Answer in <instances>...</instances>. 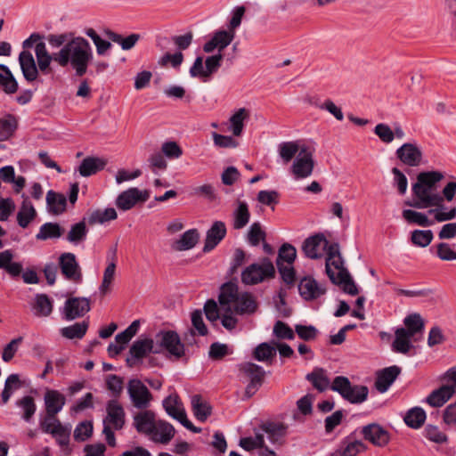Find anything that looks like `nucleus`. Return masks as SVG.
Masks as SVG:
<instances>
[{
  "label": "nucleus",
  "instance_id": "obj_1",
  "mask_svg": "<svg viewBox=\"0 0 456 456\" xmlns=\"http://www.w3.org/2000/svg\"><path fill=\"white\" fill-rule=\"evenodd\" d=\"M444 177V173L439 170L419 172L411 186L412 200L405 204L418 209L430 208L428 214L433 215L438 223L455 219L456 207H444V200H453L456 180L447 183L440 192L439 183Z\"/></svg>",
  "mask_w": 456,
  "mask_h": 456
},
{
  "label": "nucleus",
  "instance_id": "obj_2",
  "mask_svg": "<svg viewBox=\"0 0 456 456\" xmlns=\"http://www.w3.org/2000/svg\"><path fill=\"white\" fill-rule=\"evenodd\" d=\"M35 53L38 67L45 75L52 71L50 65L54 61L62 68L70 65L76 75L82 77L86 73L88 64L93 59L90 43L86 38L74 35L58 52L50 53L45 43H39L36 45Z\"/></svg>",
  "mask_w": 456,
  "mask_h": 456
},
{
  "label": "nucleus",
  "instance_id": "obj_3",
  "mask_svg": "<svg viewBox=\"0 0 456 456\" xmlns=\"http://www.w3.org/2000/svg\"><path fill=\"white\" fill-rule=\"evenodd\" d=\"M156 338L157 343H154L151 338H144V354L146 353H159L162 348L176 359L184 354V346L175 331L160 332Z\"/></svg>",
  "mask_w": 456,
  "mask_h": 456
},
{
  "label": "nucleus",
  "instance_id": "obj_4",
  "mask_svg": "<svg viewBox=\"0 0 456 456\" xmlns=\"http://www.w3.org/2000/svg\"><path fill=\"white\" fill-rule=\"evenodd\" d=\"M175 428L165 420H156L150 411H144V435L152 441L160 444H167L174 437Z\"/></svg>",
  "mask_w": 456,
  "mask_h": 456
},
{
  "label": "nucleus",
  "instance_id": "obj_5",
  "mask_svg": "<svg viewBox=\"0 0 456 456\" xmlns=\"http://www.w3.org/2000/svg\"><path fill=\"white\" fill-rule=\"evenodd\" d=\"M331 390L338 392L345 400L359 404L367 400L369 389L366 386L352 385L344 376H338L330 385Z\"/></svg>",
  "mask_w": 456,
  "mask_h": 456
},
{
  "label": "nucleus",
  "instance_id": "obj_6",
  "mask_svg": "<svg viewBox=\"0 0 456 456\" xmlns=\"http://www.w3.org/2000/svg\"><path fill=\"white\" fill-rule=\"evenodd\" d=\"M275 268L272 261L264 257L259 263H253L246 267L241 273V281L246 285H255L264 281L265 279L273 278Z\"/></svg>",
  "mask_w": 456,
  "mask_h": 456
},
{
  "label": "nucleus",
  "instance_id": "obj_7",
  "mask_svg": "<svg viewBox=\"0 0 456 456\" xmlns=\"http://www.w3.org/2000/svg\"><path fill=\"white\" fill-rule=\"evenodd\" d=\"M166 412L173 419L178 420L184 428L193 433H200L201 428L195 427L188 419L183 404L177 394L168 395L163 401Z\"/></svg>",
  "mask_w": 456,
  "mask_h": 456
},
{
  "label": "nucleus",
  "instance_id": "obj_8",
  "mask_svg": "<svg viewBox=\"0 0 456 456\" xmlns=\"http://www.w3.org/2000/svg\"><path fill=\"white\" fill-rule=\"evenodd\" d=\"M314 164L312 151L303 145L292 163L290 172L296 180L305 179L312 175Z\"/></svg>",
  "mask_w": 456,
  "mask_h": 456
},
{
  "label": "nucleus",
  "instance_id": "obj_9",
  "mask_svg": "<svg viewBox=\"0 0 456 456\" xmlns=\"http://www.w3.org/2000/svg\"><path fill=\"white\" fill-rule=\"evenodd\" d=\"M397 159L406 167H418L423 163V151L416 142H404L395 151Z\"/></svg>",
  "mask_w": 456,
  "mask_h": 456
},
{
  "label": "nucleus",
  "instance_id": "obj_10",
  "mask_svg": "<svg viewBox=\"0 0 456 456\" xmlns=\"http://www.w3.org/2000/svg\"><path fill=\"white\" fill-rule=\"evenodd\" d=\"M239 370L240 373L249 379V383L245 390V395L249 398L262 386L265 371L261 366L249 362L241 363L239 366Z\"/></svg>",
  "mask_w": 456,
  "mask_h": 456
},
{
  "label": "nucleus",
  "instance_id": "obj_11",
  "mask_svg": "<svg viewBox=\"0 0 456 456\" xmlns=\"http://www.w3.org/2000/svg\"><path fill=\"white\" fill-rule=\"evenodd\" d=\"M91 310L90 299L85 297H69L63 307L61 309V314L65 321H73L83 317Z\"/></svg>",
  "mask_w": 456,
  "mask_h": 456
},
{
  "label": "nucleus",
  "instance_id": "obj_12",
  "mask_svg": "<svg viewBox=\"0 0 456 456\" xmlns=\"http://www.w3.org/2000/svg\"><path fill=\"white\" fill-rule=\"evenodd\" d=\"M59 266L62 275L69 281L76 283L82 281L81 268L77 261L76 256L70 252L62 253L59 256Z\"/></svg>",
  "mask_w": 456,
  "mask_h": 456
},
{
  "label": "nucleus",
  "instance_id": "obj_13",
  "mask_svg": "<svg viewBox=\"0 0 456 456\" xmlns=\"http://www.w3.org/2000/svg\"><path fill=\"white\" fill-rule=\"evenodd\" d=\"M329 241L322 233H317L305 240L302 250L305 256L311 259H319L324 252H328Z\"/></svg>",
  "mask_w": 456,
  "mask_h": 456
},
{
  "label": "nucleus",
  "instance_id": "obj_14",
  "mask_svg": "<svg viewBox=\"0 0 456 456\" xmlns=\"http://www.w3.org/2000/svg\"><path fill=\"white\" fill-rule=\"evenodd\" d=\"M324 284L319 283L311 276H305L299 281L298 292L306 301L319 298L326 293Z\"/></svg>",
  "mask_w": 456,
  "mask_h": 456
},
{
  "label": "nucleus",
  "instance_id": "obj_15",
  "mask_svg": "<svg viewBox=\"0 0 456 456\" xmlns=\"http://www.w3.org/2000/svg\"><path fill=\"white\" fill-rule=\"evenodd\" d=\"M107 415L103 419V426L108 425L115 430H120L125 425V411L117 399L110 400L106 404Z\"/></svg>",
  "mask_w": 456,
  "mask_h": 456
},
{
  "label": "nucleus",
  "instance_id": "obj_16",
  "mask_svg": "<svg viewBox=\"0 0 456 456\" xmlns=\"http://www.w3.org/2000/svg\"><path fill=\"white\" fill-rule=\"evenodd\" d=\"M362 435L365 440L379 447L386 446L390 441L389 432L377 423L362 427Z\"/></svg>",
  "mask_w": 456,
  "mask_h": 456
},
{
  "label": "nucleus",
  "instance_id": "obj_17",
  "mask_svg": "<svg viewBox=\"0 0 456 456\" xmlns=\"http://www.w3.org/2000/svg\"><path fill=\"white\" fill-rule=\"evenodd\" d=\"M325 267L326 273L331 281H335L337 274H339L340 271L346 270L344 267L339 247L337 243L330 244L328 248Z\"/></svg>",
  "mask_w": 456,
  "mask_h": 456
},
{
  "label": "nucleus",
  "instance_id": "obj_18",
  "mask_svg": "<svg viewBox=\"0 0 456 456\" xmlns=\"http://www.w3.org/2000/svg\"><path fill=\"white\" fill-rule=\"evenodd\" d=\"M235 37V32L230 30H218L214 33L210 40H208L203 45V51L205 53H212L215 49L218 50V53L222 52L232 42Z\"/></svg>",
  "mask_w": 456,
  "mask_h": 456
},
{
  "label": "nucleus",
  "instance_id": "obj_19",
  "mask_svg": "<svg viewBox=\"0 0 456 456\" xmlns=\"http://www.w3.org/2000/svg\"><path fill=\"white\" fill-rule=\"evenodd\" d=\"M19 63L24 78L28 82L37 80L40 69L35 61L33 54L28 50H23L19 54Z\"/></svg>",
  "mask_w": 456,
  "mask_h": 456
},
{
  "label": "nucleus",
  "instance_id": "obj_20",
  "mask_svg": "<svg viewBox=\"0 0 456 456\" xmlns=\"http://www.w3.org/2000/svg\"><path fill=\"white\" fill-rule=\"evenodd\" d=\"M226 235V226L222 221H216L212 226L208 230L205 244L203 247L204 252H209L214 249Z\"/></svg>",
  "mask_w": 456,
  "mask_h": 456
},
{
  "label": "nucleus",
  "instance_id": "obj_21",
  "mask_svg": "<svg viewBox=\"0 0 456 456\" xmlns=\"http://www.w3.org/2000/svg\"><path fill=\"white\" fill-rule=\"evenodd\" d=\"M44 402L45 411L49 412V415L58 414L66 403V397L58 390L47 388L44 395Z\"/></svg>",
  "mask_w": 456,
  "mask_h": 456
},
{
  "label": "nucleus",
  "instance_id": "obj_22",
  "mask_svg": "<svg viewBox=\"0 0 456 456\" xmlns=\"http://www.w3.org/2000/svg\"><path fill=\"white\" fill-rule=\"evenodd\" d=\"M401 372V368L394 365L383 369L377 377L375 387L380 393H385Z\"/></svg>",
  "mask_w": 456,
  "mask_h": 456
},
{
  "label": "nucleus",
  "instance_id": "obj_23",
  "mask_svg": "<svg viewBox=\"0 0 456 456\" xmlns=\"http://www.w3.org/2000/svg\"><path fill=\"white\" fill-rule=\"evenodd\" d=\"M22 198L23 200L20 204L16 218L19 226L25 229L36 218L37 213L34 205L28 200V197L22 194Z\"/></svg>",
  "mask_w": 456,
  "mask_h": 456
},
{
  "label": "nucleus",
  "instance_id": "obj_24",
  "mask_svg": "<svg viewBox=\"0 0 456 456\" xmlns=\"http://www.w3.org/2000/svg\"><path fill=\"white\" fill-rule=\"evenodd\" d=\"M240 293L236 282L228 281L224 283L220 288L218 301L221 308H227V312L231 311V303H235Z\"/></svg>",
  "mask_w": 456,
  "mask_h": 456
},
{
  "label": "nucleus",
  "instance_id": "obj_25",
  "mask_svg": "<svg viewBox=\"0 0 456 456\" xmlns=\"http://www.w3.org/2000/svg\"><path fill=\"white\" fill-rule=\"evenodd\" d=\"M141 200H142V191L138 188H129L118 196L116 205L119 209L129 210Z\"/></svg>",
  "mask_w": 456,
  "mask_h": 456
},
{
  "label": "nucleus",
  "instance_id": "obj_26",
  "mask_svg": "<svg viewBox=\"0 0 456 456\" xmlns=\"http://www.w3.org/2000/svg\"><path fill=\"white\" fill-rule=\"evenodd\" d=\"M411 338L404 328H397L395 331V340L392 343V350L398 354H406L413 347Z\"/></svg>",
  "mask_w": 456,
  "mask_h": 456
},
{
  "label": "nucleus",
  "instance_id": "obj_27",
  "mask_svg": "<svg viewBox=\"0 0 456 456\" xmlns=\"http://www.w3.org/2000/svg\"><path fill=\"white\" fill-rule=\"evenodd\" d=\"M191 410L194 417L200 422H205L212 413L209 403L200 395H194L191 398Z\"/></svg>",
  "mask_w": 456,
  "mask_h": 456
},
{
  "label": "nucleus",
  "instance_id": "obj_28",
  "mask_svg": "<svg viewBox=\"0 0 456 456\" xmlns=\"http://www.w3.org/2000/svg\"><path fill=\"white\" fill-rule=\"evenodd\" d=\"M106 164L107 162L102 159L97 157H86L81 161L78 167V172L80 175L88 177L102 170Z\"/></svg>",
  "mask_w": 456,
  "mask_h": 456
},
{
  "label": "nucleus",
  "instance_id": "obj_29",
  "mask_svg": "<svg viewBox=\"0 0 456 456\" xmlns=\"http://www.w3.org/2000/svg\"><path fill=\"white\" fill-rule=\"evenodd\" d=\"M46 205L49 213L61 215L67 208V199L61 194L50 190L46 193Z\"/></svg>",
  "mask_w": 456,
  "mask_h": 456
},
{
  "label": "nucleus",
  "instance_id": "obj_30",
  "mask_svg": "<svg viewBox=\"0 0 456 456\" xmlns=\"http://www.w3.org/2000/svg\"><path fill=\"white\" fill-rule=\"evenodd\" d=\"M452 396V390L449 387L442 385L428 395L426 398V403L431 407L439 408L445 404Z\"/></svg>",
  "mask_w": 456,
  "mask_h": 456
},
{
  "label": "nucleus",
  "instance_id": "obj_31",
  "mask_svg": "<svg viewBox=\"0 0 456 456\" xmlns=\"http://www.w3.org/2000/svg\"><path fill=\"white\" fill-rule=\"evenodd\" d=\"M53 309V301L46 294H37L32 306L33 313L37 317L49 316Z\"/></svg>",
  "mask_w": 456,
  "mask_h": 456
},
{
  "label": "nucleus",
  "instance_id": "obj_32",
  "mask_svg": "<svg viewBox=\"0 0 456 456\" xmlns=\"http://www.w3.org/2000/svg\"><path fill=\"white\" fill-rule=\"evenodd\" d=\"M64 229L55 222L43 224L36 234L37 240H56L62 236Z\"/></svg>",
  "mask_w": 456,
  "mask_h": 456
},
{
  "label": "nucleus",
  "instance_id": "obj_33",
  "mask_svg": "<svg viewBox=\"0 0 456 456\" xmlns=\"http://www.w3.org/2000/svg\"><path fill=\"white\" fill-rule=\"evenodd\" d=\"M0 86L6 94H13L19 88L16 78L4 64H0Z\"/></svg>",
  "mask_w": 456,
  "mask_h": 456
},
{
  "label": "nucleus",
  "instance_id": "obj_34",
  "mask_svg": "<svg viewBox=\"0 0 456 456\" xmlns=\"http://www.w3.org/2000/svg\"><path fill=\"white\" fill-rule=\"evenodd\" d=\"M63 426L55 413L49 415V412L45 411V415H40L39 428L45 434L63 432Z\"/></svg>",
  "mask_w": 456,
  "mask_h": 456
},
{
  "label": "nucleus",
  "instance_id": "obj_35",
  "mask_svg": "<svg viewBox=\"0 0 456 456\" xmlns=\"http://www.w3.org/2000/svg\"><path fill=\"white\" fill-rule=\"evenodd\" d=\"M234 305L235 312L240 314H253L257 308L256 298L248 292L240 293Z\"/></svg>",
  "mask_w": 456,
  "mask_h": 456
},
{
  "label": "nucleus",
  "instance_id": "obj_36",
  "mask_svg": "<svg viewBox=\"0 0 456 456\" xmlns=\"http://www.w3.org/2000/svg\"><path fill=\"white\" fill-rule=\"evenodd\" d=\"M199 239L200 234L198 231L196 229H190L173 243L172 248L177 251L189 250L198 243Z\"/></svg>",
  "mask_w": 456,
  "mask_h": 456
},
{
  "label": "nucleus",
  "instance_id": "obj_37",
  "mask_svg": "<svg viewBox=\"0 0 456 456\" xmlns=\"http://www.w3.org/2000/svg\"><path fill=\"white\" fill-rule=\"evenodd\" d=\"M18 127V119L12 114L0 118V142L10 139Z\"/></svg>",
  "mask_w": 456,
  "mask_h": 456
},
{
  "label": "nucleus",
  "instance_id": "obj_38",
  "mask_svg": "<svg viewBox=\"0 0 456 456\" xmlns=\"http://www.w3.org/2000/svg\"><path fill=\"white\" fill-rule=\"evenodd\" d=\"M262 428L273 444L280 443L287 433V426L280 422H267Z\"/></svg>",
  "mask_w": 456,
  "mask_h": 456
},
{
  "label": "nucleus",
  "instance_id": "obj_39",
  "mask_svg": "<svg viewBox=\"0 0 456 456\" xmlns=\"http://www.w3.org/2000/svg\"><path fill=\"white\" fill-rule=\"evenodd\" d=\"M16 405L21 410V419L30 423L37 411L35 399L31 395H25L16 402Z\"/></svg>",
  "mask_w": 456,
  "mask_h": 456
},
{
  "label": "nucleus",
  "instance_id": "obj_40",
  "mask_svg": "<svg viewBox=\"0 0 456 456\" xmlns=\"http://www.w3.org/2000/svg\"><path fill=\"white\" fill-rule=\"evenodd\" d=\"M250 213L245 201H237V208L233 211V228L240 230L249 222Z\"/></svg>",
  "mask_w": 456,
  "mask_h": 456
},
{
  "label": "nucleus",
  "instance_id": "obj_41",
  "mask_svg": "<svg viewBox=\"0 0 456 456\" xmlns=\"http://www.w3.org/2000/svg\"><path fill=\"white\" fill-rule=\"evenodd\" d=\"M104 34L109 40L120 45L123 50H130L140 39L139 34H131L126 37H123L120 34H118L110 29L104 30Z\"/></svg>",
  "mask_w": 456,
  "mask_h": 456
},
{
  "label": "nucleus",
  "instance_id": "obj_42",
  "mask_svg": "<svg viewBox=\"0 0 456 456\" xmlns=\"http://www.w3.org/2000/svg\"><path fill=\"white\" fill-rule=\"evenodd\" d=\"M88 229L85 220L71 225L69 232L66 236V240L73 245H78L86 240Z\"/></svg>",
  "mask_w": 456,
  "mask_h": 456
},
{
  "label": "nucleus",
  "instance_id": "obj_43",
  "mask_svg": "<svg viewBox=\"0 0 456 456\" xmlns=\"http://www.w3.org/2000/svg\"><path fill=\"white\" fill-rule=\"evenodd\" d=\"M426 418V411L422 408L413 407L406 412L403 420L408 427L418 429L422 427Z\"/></svg>",
  "mask_w": 456,
  "mask_h": 456
},
{
  "label": "nucleus",
  "instance_id": "obj_44",
  "mask_svg": "<svg viewBox=\"0 0 456 456\" xmlns=\"http://www.w3.org/2000/svg\"><path fill=\"white\" fill-rule=\"evenodd\" d=\"M306 379L320 392H323L330 387V379L322 368H316L311 373H308Z\"/></svg>",
  "mask_w": 456,
  "mask_h": 456
},
{
  "label": "nucleus",
  "instance_id": "obj_45",
  "mask_svg": "<svg viewBox=\"0 0 456 456\" xmlns=\"http://www.w3.org/2000/svg\"><path fill=\"white\" fill-rule=\"evenodd\" d=\"M89 327V322L87 321H83L81 322H76L72 325L64 327L61 330V334L69 339L74 338H82Z\"/></svg>",
  "mask_w": 456,
  "mask_h": 456
},
{
  "label": "nucleus",
  "instance_id": "obj_46",
  "mask_svg": "<svg viewBox=\"0 0 456 456\" xmlns=\"http://www.w3.org/2000/svg\"><path fill=\"white\" fill-rule=\"evenodd\" d=\"M301 147L297 141L281 142L278 147L279 155L284 163H289L299 153Z\"/></svg>",
  "mask_w": 456,
  "mask_h": 456
},
{
  "label": "nucleus",
  "instance_id": "obj_47",
  "mask_svg": "<svg viewBox=\"0 0 456 456\" xmlns=\"http://www.w3.org/2000/svg\"><path fill=\"white\" fill-rule=\"evenodd\" d=\"M127 392L134 405L142 409V381L138 379L129 380Z\"/></svg>",
  "mask_w": 456,
  "mask_h": 456
},
{
  "label": "nucleus",
  "instance_id": "obj_48",
  "mask_svg": "<svg viewBox=\"0 0 456 456\" xmlns=\"http://www.w3.org/2000/svg\"><path fill=\"white\" fill-rule=\"evenodd\" d=\"M402 216L408 224H414L422 227H428L433 224V221L426 214L412 209L403 210Z\"/></svg>",
  "mask_w": 456,
  "mask_h": 456
},
{
  "label": "nucleus",
  "instance_id": "obj_49",
  "mask_svg": "<svg viewBox=\"0 0 456 456\" xmlns=\"http://www.w3.org/2000/svg\"><path fill=\"white\" fill-rule=\"evenodd\" d=\"M331 282L342 286L343 290L349 295L358 294V289L347 270L340 271V273L337 274L335 281Z\"/></svg>",
  "mask_w": 456,
  "mask_h": 456
},
{
  "label": "nucleus",
  "instance_id": "obj_50",
  "mask_svg": "<svg viewBox=\"0 0 456 456\" xmlns=\"http://www.w3.org/2000/svg\"><path fill=\"white\" fill-rule=\"evenodd\" d=\"M403 324L408 330V334L414 337L417 333L422 332L425 327L424 320L419 314L414 313L407 315L403 320Z\"/></svg>",
  "mask_w": 456,
  "mask_h": 456
},
{
  "label": "nucleus",
  "instance_id": "obj_51",
  "mask_svg": "<svg viewBox=\"0 0 456 456\" xmlns=\"http://www.w3.org/2000/svg\"><path fill=\"white\" fill-rule=\"evenodd\" d=\"M117 216V212L113 208H108L104 210L96 209L89 216L88 222L91 224H103L108 221L115 220Z\"/></svg>",
  "mask_w": 456,
  "mask_h": 456
},
{
  "label": "nucleus",
  "instance_id": "obj_52",
  "mask_svg": "<svg viewBox=\"0 0 456 456\" xmlns=\"http://www.w3.org/2000/svg\"><path fill=\"white\" fill-rule=\"evenodd\" d=\"M141 326V321H134L125 330L115 337V342L126 347L132 338L138 332Z\"/></svg>",
  "mask_w": 456,
  "mask_h": 456
},
{
  "label": "nucleus",
  "instance_id": "obj_53",
  "mask_svg": "<svg viewBox=\"0 0 456 456\" xmlns=\"http://www.w3.org/2000/svg\"><path fill=\"white\" fill-rule=\"evenodd\" d=\"M183 61V54L182 52L175 53H166L158 60V65L167 68L170 65L175 69H178Z\"/></svg>",
  "mask_w": 456,
  "mask_h": 456
},
{
  "label": "nucleus",
  "instance_id": "obj_54",
  "mask_svg": "<svg viewBox=\"0 0 456 456\" xmlns=\"http://www.w3.org/2000/svg\"><path fill=\"white\" fill-rule=\"evenodd\" d=\"M248 118L246 109H239L230 118L231 129L235 136H240L244 126V120Z\"/></svg>",
  "mask_w": 456,
  "mask_h": 456
},
{
  "label": "nucleus",
  "instance_id": "obj_55",
  "mask_svg": "<svg viewBox=\"0 0 456 456\" xmlns=\"http://www.w3.org/2000/svg\"><path fill=\"white\" fill-rule=\"evenodd\" d=\"M297 257V249L289 243H284L279 249L277 263H284L285 265H293Z\"/></svg>",
  "mask_w": 456,
  "mask_h": 456
},
{
  "label": "nucleus",
  "instance_id": "obj_56",
  "mask_svg": "<svg viewBox=\"0 0 456 456\" xmlns=\"http://www.w3.org/2000/svg\"><path fill=\"white\" fill-rule=\"evenodd\" d=\"M94 431L93 421L84 420L77 425L74 430V439L77 442H85L89 439Z\"/></svg>",
  "mask_w": 456,
  "mask_h": 456
},
{
  "label": "nucleus",
  "instance_id": "obj_57",
  "mask_svg": "<svg viewBox=\"0 0 456 456\" xmlns=\"http://www.w3.org/2000/svg\"><path fill=\"white\" fill-rule=\"evenodd\" d=\"M433 237L431 230H415L411 232V240L415 246L425 248L431 243Z\"/></svg>",
  "mask_w": 456,
  "mask_h": 456
},
{
  "label": "nucleus",
  "instance_id": "obj_58",
  "mask_svg": "<svg viewBox=\"0 0 456 456\" xmlns=\"http://www.w3.org/2000/svg\"><path fill=\"white\" fill-rule=\"evenodd\" d=\"M276 354V348L268 343H261L253 353L254 358L259 362H268Z\"/></svg>",
  "mask_w": 456,
  "mask_h": 456
},
{
  "label": "nucleus",
  "instance_id": "obj_59",
  "mask_svg": "<svg viewBox=\"0 0 456 456\" xmlns=\"http://www.w3.org/2000/svg\"><path fill=\"white\" fill-rule=\"evenodd\" d=\"M311 103L322 110L328 111L338 121H342L344 119V114L341 108L337 106L330 99H326L323 102H314Z\"/></svg>",
  "mask_w": 456,
  "mask_h": 456
},
{
  "label": "nucleus",
  "instance_id": "obj_60",
  "mask_svg": "<svg viewBox=\"0 0 456 456\" xmlns=\"http://www.w3.org/2000/svg\"><path fill=\"white\" fill-rule=\"evenodd\" d=\"M142 359V338L139 337L132 345L126 362L129 367H134L138 361Z\"/></svg>",
  "mask_w": 456,
  "mask_h": 456
},
{
  "label": "nucleus",
  "instance_id": "obj_61",
  "mask_svg": "<svg viewBox=\"0 0 456 456\" xmlns=\"http://www.w3.org/2000/svg\"><path fill=\"white\" fill-rule=\"evenodd\" d=\"M85 33L93 40L94 44L96 46L97 53L99 55L104 54L105 52L111 47L110 42L102 39L94 28H86Z\"/></svg>",
  "mask_w": 456,
  "mask_h": 456
},
{
  "label": "nucleus",
  "instance_id": "obj_62",
  "mask_svg": "<svg viewBox=\"0 0 456 456\" xmlns=\"http://www.w3.org/2000/svg\"><path fill=\"white\" fill-rule=\"evenodd\" d=\"M265 232L259 223H253L248 232V241L251 246H258L260 241H265Z\"/></svg>",
  "mask_w": 456,
  "mask_h": 456
},
{
  "label": "nucleus",
  "instance_id": "obj_63",
  "mask_svg": "<svg viewBox=\"0 0 456 456\" xmlns=\"http://www.w3.org/2000/svg\"><path fill=\"white\" fill-rule=\"evenodd\" d=\"M424 436L429 441L436 444H444L447 442V436L440 431L439 428L434 425H428L424 429Z\"/></svg>",
  "mask_w": 456,
  "mask_h": 456
},
{
  "label": "nucleus",
  "instance_id": "obj_64",
  "mask_svg": "<svg viewBox=\"0 0 456 456\" xmlns=\"http://www.w3.org/2000/svg\"><path fill=\"white\" fill-rule=\"evenodd\" d=\"M345 447L341 451L334 452V456H355L365 446L361 441L345 442Z\"/></svg>",
  "mask_w": 456,
  "mask_h": 456
}]
</instances>
